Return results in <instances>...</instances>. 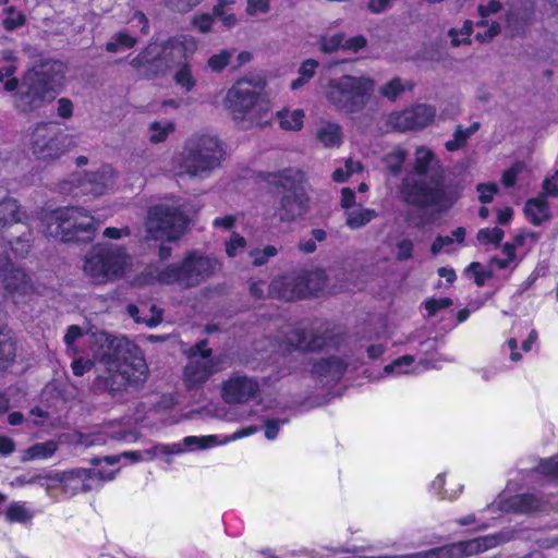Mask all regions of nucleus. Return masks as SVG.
Instances as JSON below:
<instances>
[{
	"mask_svg": "<svg viewBox=\"0 0 558 558\" xmlns=\"http://www.w3.org/2000/svg\"><path fill=\"white\" fill-rule=\"evenodd\" d=\"M95 357L104 366L96 377V389L112 397L138 389L147 379L148 366L141 350L124 337L105 331L92 335Z\"/></svg>",
	"mask_w": 558,
	"mask_h": 558,
	"instance_id": "1",
	"label": "nucleus"
},
{
	"mask_svg": "<svg viewBox=\"0 0 558 558\" xmlns=\"http://www.w3.org/2000/svg\"><path fill=\"white\" fill-rule=\"evenodd\" d=\"M226 158L223 143L209 133H195L186 138L181 153L172 159L178 177L206 178L221 167Z\"/></svg>",
	"mask_w": 558,
	"mask_h": 558,
	"instance_id": "2",
	"label": "nucleus"
},
{
	"mask_svg": "<svg viewBox=\"0 0 558 558\" xmlns=\"http://www.w3.org/2000/svg\"><path fill=\"white\" fill-rule=\"evenodd\" d=\"M263 88L262 81L239 80L228 90L226 107L242 129L263 123L269 110L268 100L262 95Z\"/></svg>",
	"mask_w": 558,
	"mask_h": 558,
	"instance_id": "3",
	"label": "nucleus"
},
{
	"mask_svg": "<svg viewBox=\"0 0 558 558\" xmlns=\"http://www.w3.org/2000/svg\"><path fill=\"white\" fill-rule=\"evenodd\" d=\"M45 233L63 242L90 241L99 222L77 206L58 208L44 218Z\"/></svg>",
	"mask_w": 558,
	"mask_h": 558,
	"instance_id": "4",
	"label": "nucleus"
},
{
	"mask_svg": "<svg viewBox=\"0 0 558 558\" xmlns=\"http://www.w3.org/2000/svg\"><path fill=\"white\" fill-rule=\"evenodd\" d=\"M374 87V81L368 76L343 74L329 78L323 90L328 104L337 111L356 113L366 107Z\"/></svg>",
	"mask_w": 558,
	"mask_h": 558,
	"instance_id": "5",
	"label": "nucleus"
},
{
	"mask_svg": "<svg viewBox=\"0 0 558 558\" xmlns=\"http://www.w3.org/2000/svg\"><path fill=\"white\" fill-rule=\"evenodd\" d=\"M403 201L418 208L435 207L448 210L459 199L457 185L445 184L440 179L433 178L429 183L405 177L400 185Z\"/></svg>",
	"mask_w": 558,
	"mask_h": 558,
	"instance_id": "6",
	"label": "nucleus"
},
{
	"mask_svg": "<svg viewBox=\"0 0 558 558\" xmlns=\"http://www.w3.org/2000/svg\"><path fill=\"white\" fill-rule=\"evenodd\" d=\"M131 260L123 246L97 244L86 256L83 270L94 283L101 284L121 278Z\"/></svg>",
	"mask_w": 558,
	"mask_h": 558,
	"instance_id": "7",
	"label": "nucleus"
},
{
	"mask_svg": "<svg viewBox=\"0 0 558 558\" xmlns=\"http://www.w3.org/2000/svg\"><path fill=\"white\" fill-rule=\"evenodd\" d=\"M49 70L47 65H41L23 75L13 96V106L17 111L33 112L54 98L52 83L56 80Z\"/></svg>",
	"mask_w": 558,
	"mask_h": 558,
	"instance_id": "8",
	"label": "nucleus"
},
{
	"mask_svg": "<svg viewBox=\"0 0 558 558\" xmlns=\"http://www.w3.org/2000/svg\"><path fill=\"white\" fill-rule=\"evenodd\" d=\"M220 269L217 259L190 253L180 265H169L158 274L163 283H178L183 287H194L211 277Z\"/></svg>",
	"mask_w": 558,
	"mask_h": 558,
	"instance_id": "9",
	"label": "nucleus"
},
{
	"mask_svg": "<svg viewBox=\"0 0 558 558\" xmlns=\"http://www.w3.org/2000/svg\"><path fill=\"white\" fill-rule=\"evenodd\" d=\"M27 148L29 153L41 161L59 159L69 147L71 137L61 128L51 122H40L28 130Z\"/></svg>",
	"mask_w": 558,
	"mask_h": 558,
	"instance_id": "10",
	"label": "nucleus"
},
{
	"mask_svg": "<svg viewBox=\"0 0 558 558\" xmlns=\"http://www.w3.org/2000/svg\"><path fill=\"white\" fill-rule=\"evenodd\" d=\"M187 223V217L175 207L151 206L145 221V239L177 241L186 231Z\"/></svg>",
	"mask_w": 558,
	"mask_h": 558,
	"instance_id": "11",
	"label": "nucleus"
},
{
	"mask_svg": "<svg viewBox=\"0 0 558 558\" xmlns=\"http://www.w3.org/2000/svg\"><path fill=\"white\" fill-rule=\"evenodd\" d=\"M207 345V340H202L189 351V361L183 372V379L189 388L203 385L216 372L217 363Z\"/></svg>",
	"mask_w": 558,
	"mask_h": 558,
	"instance_id": "12",
	"label": "nucleus"
},
{
	"mask_svg": "<svg viewBox=\"0 0 558 558\" xmlns=\"http://www.w3.org/2000/svg\"><path fill=\"white\" fill-rule=\"evenodd\" d=\"M308 276L322 278L323 272L295 271L281 276L270 282L268 286V293L272 298H278L284 301H293L294 299L304 298L319 287L318 284H311L305 281L310 280Z\"/></svg>",
	"mask_w": 558,
	"mask_h": 558,
	"instance_id": "13",
	"label": "nucleus"
},
{
	"mask_svg": "<svg viewBox=\"0 0 558 558\" xmlns=\"http://www.w3.org/2000/svg\"><path fill=\"white\" fill-rule=\"evenodd\" d=\"M276 340L283 352L319 351L326 345V339L322 335L293 325L281 327Z\"/></svg>",
	"mask_w": 558,
	"mask_h": 558,
	"instance_id": "14",
	"label": "nucleus"
},
{
	"mask_svg": "<svg viewBox=\"0 0 558 558\" xmlns=\"http://www.w3.org/2000/svg\"><path fill=\"white\" fill-rule=\"evenodd\" d=\"M33 281L25 269L8 257L0 258V291L15 299L33 291Z\"/></svg>",
	"mask_w": 558,
	"mask_h": 558,
	"instance_id": "15",
	"label": "nucleus"
},
{
	"mask_svg": "<svg viewBox=\"0 0 558 558\" xmlns=\"http://www.w3.org/2000/svg\"><path fill=\"white\" fill-rule=\"evenodd\" d=\"M116 471L105 473L100 470L93 471L87 469H75L65 472H48L47 481L60 482V488L70 495L90 489L87 481L99 477L102 481H111L116 476Z\"/></svg>",
	"mask_w": 558,
	"mask_h": 558,
	"instance_id": "16",
	"label": "nucleus"
},
{
	"mask_svg": "<svg viewBox=\"0 0 558 558\" xmlns=\"http://www.w3.org/2000/svg\"><path fill=\"white\" fill-rule=\"evenodd\" d=\"M436 116L432 105L418 104L403 111L392 112L388 123L396 130L410 131L426 128Z\"/></svg>",
	"mask_w": 558,
	"mask_h": 558,
	"instance_id": "17",
	"label": "nucleus"
},
{
	"mask_svg": "<svg viewBox=\"0 0 558 558\" xmlns=\"http://www.w3.org/2000/svg\"><path fill=\"white\" fill-rule=\"evenodd\" d=\"M198 41L191 35L181 34L163 41L158 51V60L165 68L180 59H187L197 50Z\"/></svg>",
	"mask_w": 558,
	"mask_h": 558,
	"instance_id": "18",
	"label": "nucleus"
},
{
	"mask_svg": "<svg viewBox=\"0 0 558 558\" xmlns=\"http://www.w3.org/2000/svg\"><path fill=\"white\" fill-rule=\"evenodd\" d=\"M258 384L246 376L230 377L222 387V398L228 403H242L254 398L258 392Z\"/></svg>",
	"mask_w": 558,
	"mask_h": 558,
	"instance_id": "19",
	"label": "nucleus"
},
{
	"mask_svg": "<svg viewBox=\"0 0 558 558\" xmlns=\"http://www.w3.org/2000/svg\"><path fill=\"white\" fill-rule=\"evenodd\" d=\"M114 185V173L111 168H102L97 172L86 173L80 181L83 194L101 196Z\"/></svg>",
	"mask_w": 558,
	"mask_h": 558,
	"instance_id": "20",
	"label": "nucleus"
},
{
	"mask_svg": "<svg viewBox=\"0 0 558 558\" xmlns=\"http://www.w3.org/2000/svg\"><path fill=\"white\" fill-rule=\"evenodd\" d=\"M306 208V198L302 189H294L286 193L281 201L280 206L277 208V215L281 221H292L301 216Z\"/></svg>",
	"mask_w": 558,
	"mask_h": 558,
	"instance_id": "21",
	"label": "nucleus"
},
{
	"mask_svg": "<svg viewBox=\"0 0 558 558\" xmlns=\"http://www.w3.org/2000/svg\"><path fill=\"white\" fill-rule=\"evenodd\" d=\"M413 170L418 175H426L432 170L444 172L435 153L426 146H420L415 149Z\"/></svg>",
	"mask_w": 558,
	"mask_h": 558,
	"instance_id": "22",
	"label": "nucleus"
},
{
	"mask_svg": "<svg viewBox=\"0 0 558 558\" xmlns=\"http://www.w3.org/2000/svg\"><path fill=\"white\" fill-rule=\"evenodd\" d=\"M315 136L327 148L339 147L343 142L342 128L330 121H322L316 129Z\"/></svg>",
	"mask_w": 558,
	"mask_h": 558,
	"instance_id": "23",
	"label": "nucleus"
},
{
	"mask_svg": "<svg viewBox=\"0 0 558 558\" xmlns=\"http://www.w3.org/2000/svg\"><path fill=\"white\" fill-rule=\"evenodd\" d=\"M508 510L517 513H531L545 509V501L534 494H521L511 497L507 502Z\"/></svg>",
	"mask_w": 558,
	"mask_h": 558,
	"instance_id": "24",
	"label": "nucleus"
},
{
	"mask_svg": "<svg viewBox=\"0 0 558 558\" xmlns=\"http://www.w3.org/2000/svg\"><path fill=\"white\" fill-rule=\"evenodd\" d=\"M131 65L148 77L156 75L157 72H153L151 68L162 65L158 60L157 47L153 45L147 46L134 59H132Z\"/></svg>",
	"mask_w": 558,
	"mask_h": 558,
	"instance_id": "25",
	"label": "nucleus"
},
{
	"mask_svg": "<svg viewBox=\"0 0 558 558\" xmlns=\"http://www.w3.org/2000/svg\"><path fill=\"white\" fill-rule=\"evenodd\" d=\"M524 213L533 225L539 226L549 219L548 202L543 196L530 198L525 203Z\"/></svg>",
	"mask_w": 558,
	"mask_h": 558,
	"instance_id": "26",
	"label": "nucleus"
},
{
	"mask_svg": "<svg viewBox=\"0 0 558 558\" xmlns=\"http://www.w3.org/2000/svg\"><path fill=\"white\" fill-rule=\"evenodd\" d=\"M344 215L347 226L353 230L363 228L378 216L376 210L364 208L361 205L345 210Z\"/></svg>",
	"mask_w": 558,
	"mask_h": 558,
	"instance_id": "27",
	"label": "nucleus"
},
{
	"mask_svg": "<svg viewBox=\"0 0 558 558\" xmlns=\"http://www.w3.org/2000/svg\"><path fill=\"white\" fill-rule=\"evenodd\" d=\"M58 449V444L53 440L37 442L22 452V462L33 460H46L52 457Z\"/></svg>",
	"mask_w": 558,
	"mask_h": 558,
	"instance_id": "28",
	"label": "nucleus"
},
{
	"mask_svg": "<svg viewBox=\"0 0 558 558\" xmlns=\"http://www.w3.org/2000/svg\"><path fill=\"white\" fill-rule=\"evenodd\" d=\"M481 129L480 122H473L469 128L461 124L456 126L452 138L445 143L448 151H456L465 146L468 140Z\"/></svg>",
	"mask_w": 558,
	"mask_h": 558,
	"instance_id": "29",
	"label": "nucleus"
},
{
	"mask_svg": "<svg viewBox=\"0 0 558 558\" xmlns=\"http://www.w3.org/2000/svg\"><path fill=\"white\" fill-rule=\"evenodd\" d=\"M21 220L20 206L12 197L0 201V230H3Z\"/></svg>",
	"mask_w": 558,
	"mask_h": 558,
	"instance_id": "30",
	"label": "nucleus"
},
{
	"mask_svg": "<svg viewBox=\"0 0 558 558\" xmlns=\"http://www.w3.org/2000/svg\"><path fill=\"white\" fill-rule=\"evenodd\" d=\"M16 342L10 332L0 331V369H5L15 360Z\"/></svg>",
	"mask_w": 558,
	"mask_h": 558,
	"instance_id": "31",
	"label": "nucleus"
},
{
	"mask_svg": "<svg viewBox=\"0 0 558 558\" xmlns=\"http://www.w3.org/2000/svg\"><path fill=\"white\" fill-rule=\"evenodd\" d=\"M174 130V123L171 121H155L148 126V140L153 144L162 143Z\"/></svg>",
	"mask_w": 558,
	"mask_h": 558,
	"instance_id": "32",
	"label": "nucleus"
},
{
	"mask_svg": "<svg viewBox=\"0 0 558 558\" xmlns=\"http://www.w3.org/2000/svg\"><path fill=\"white\" fill-rule=\"evenodd\" d=\"M279 124L288 131H299L303 126L304 112L300 109L290 111H279L277 113Z\"/></svg>",
	"mask_w": 558,
	"mask_h": 558,
	"instance_id": "33",
	"label": "nucleus"
},
{
	"mask_svg": "<svg viewBox=\"0 0 558 558\" xmlns=\"http://www.w3.org/2000/svg\"><path fill=\"white\" fill-rule=\"evenodd\" d=\"M302 179L303 174L299 170L284 169L278 173L276 183L289 193L294 189H302L300 186Z\"/></svg>",
	"mask_w": 558,
	"mask_h": 558,
	"instance_id": "34",
	"label": "nucleus"
},
{
	"mask_svg": "<svg viewBox=\"0 0 558 558\" xmlns=\"http://www.w3.org/2000/svg\"><path fill=\"white\" fill-rule=\"evenodd\" d=\"M450 546L453 558H463L482 553L477 538L452 543Z\"/></svg>",
	"mask_w": 558,
	"mask_h": 558,
	"instance_id": "35",
	"label": "nucleus"
},
{
	"mask_svg": "<svg viewBox=\"0 0 558 558\" xmlns=\"http://www.w3.org/2000/svg\"><path fill=\"white\" fill-rule=\"evenodd\" d=\"M411 87L409 83L395 77L379 88V94L388 100L395 101L407 88L411 89Z\"/></svg>",
	"mask_w": 558,
	"mask_h": 558,
	"instance_id": "36",
	"label": "nucleus"
},
{
	"mask_svg": "<svg viewBox=\"0 0 558 558\" xmlns=\"http://www.w3.org/2000/svg\"><path fill=\"white\" fill-rule=\"evenodd\" d=\"M405 157V150L398 147L384 157V163L391 174L397 175L402 169Z\"/></svg>",
	"mask_w": 558,
	"mask_h": 558,
	"instance_id": "37",
	"label": "nucleus"
},
{
	"mask_svg": "<svg viewBox=\"0 0 558 558\" xmlns=\"http://www.w3.org/2000/svg\"><path fill=\"white\" fill-rule=\"evenodd\" d=\"M173 80L177 85L184 88L186 92H190L196 85V80L192 74V70L190 64L181 63L173 75Z\"/></svg>",
	"mask_w": 558,
	"mask_h": 558,
	"instance_id": "38",
	"label": "nucleus"
},
{
	"mask_svg": "<svg viewBox=\"0 0 558 558\" xmlns=\"http://www.w3.org/2000/svg\"><path fill=\"white\" fill-rule=\"evenodd\" d=\"M136 38L132 37L128 33H117L112 40L106 44V50L111 53H116L123 48L131 49L136 45Z\"/></svg>",
	"mask_w": 558,
	"mask_h": 558,
	"instance_id": "39",
	"label": "nucleus"
},
{
	"mask_svg": "<svg viewBox=\"0 0 558 558\" xmlns=\"http://www.w3.org/2000/svg\"><path fill=\"white\" fill-rule=\"evenodd\" d=\"M5 518L9 522L25 523L32 520L33 513L25 505L12 502L5 511Z\"/></svg>",
	"mask_w": 558,
	"mask_h": 558,
	"instance_id": "40",
	"label": "nucleus"
},
{
	"mask_svg": "<svg viewBox=\"0 0 558 558\" xmlns=\"http://www.w3.org/2000/svg\"><path fill=\"white\" fill-rule=\"evenodd\" d=\"M4 13L5 17L2 24L8 32L15 31L16 28L22 27L26 23L25 15L15 7H9L4 9Z\"/></svg>",
	"mask_w": 558,
	"mask_h": 558,
	"instance_id": "41",
	"label": "nucleus"
},
{
	"mask_svg": "<svg viewBox=\"0 0 558 558\" xmlns=\"http://www.w3.org/2000/svg\"><path fill=\"white\" fill-rule=\"evenodd\" d=\"M505 232L498 227L478 230L476 239L481 244L498 245L504 239Z\"/></svg>",
	"mask_w": 558,
	"mask_h": 558,
	"instance_id": "42",
	"label": "nucleus"
},
{
	"mask_svg": "<svg viewBox=\"0 0 558 558\" xmlns=\"http://www.w3.org/2000/svg\"><path fill=\"white\" fill-rule=\"evenodd\" d=\"M511 538H512V534L509 532H500L497 534H490V535H486L483 537H477L482 551L494 548L501 543L509 542Z\"/></svg>",
	"mask_w": 558,
	"mask_h": 558,
	"instance_id": "43",
	"label": "nucleus"
},
{
	"mask_svg": "<svg viewBox=\"0 0 558 558\" xmlns=\"http://www.w3.org/2000/svg\"><path fill=\"white\" fill-rule=\"evenodd\" d=\"M278 248L274 245H267L264 248H256L250 252L254 266L265 265L271 257L278 254Z\"/></svg>",
	"mask_w": 558,
	"mask_h": 558,
	"instance_id": "44",
	"label": "nucleus"
},
{
	"mask_svg": "<svg viewBox=\"0 0 558 558\" xmlns=\"http://www.w3.org/2000/svg\"><path fill=\"white\" fill-rule=\"evenodd\" d=\"M121 458H126L131 462H137L140 460L145 459L141 452L125 451V452H123L121 454H117V456H105L102 458H94V459H92V464L98 465L101 461H105L106 463L113 465V464L118 463L121 460Z\"/></svg>",
	"mask_w": 558,
	"mask_h": 558,
	"instance_id": "45",
	"label": "nucleus"
},
{
	"mask_svg": "<svg viewBox=\"0 0 558 558\" xmlns=\"http://www.w3.org/2000/svg\"><path fill=\"white\" fill-rule=\"evenodd\" d=\"M15 72L16 66L14 64L0 68V82L3 83L5 92H14L19 86V81L15 77H12Z\"/></svg>",
	"mask_w": 558,
	"mask_h": 558,
	"instance_id": "46",
	"label": "nucleus"
},
{
	"mask_svg": "<svg viewBox=\"0 0 558 558\" xmlns=\"http://www.w3.org/2000/svg\"><path fill=\"white\" fill-rule=\"evenodd\" d=\"M344 34L338 33L331 36H324L320 39V50L327 53L343 49Z\"/></svg>",
	"mask_w": 558,
	"mask_h": 558,
	"instance_id": "47",
	"label": "nucleus"
},
{
	"mask_svg": "<svg viewBox=\"0 0 558 558\" xmlns=\"http://www.w3.org/2000/svg\"><path fill=\"white\" fill-rule=\"evenodd\" d=\"M396 259L398 262H405L413 257L414 243L410 239H400L396 243Z\"/></svg>",
	"mask_w": 558,
	"mask_h": 558,
	"instance_id": "48",
	"label": "nucleus"
},
{
	"mask_svg": "<svg viewBox=\"0 0 558 558\" xmlns=\"http://www.w3.org/2000/svg\"><path fill=\"white\" fill-rule=\"evenodd\" d=\"M231 56L232 51L230 50H222L213 54L208 59V66L215 72H220L230 63Z\"/></svg>",
	"mask_w": 558,
	"mask_h": 558,
	"instance_id": "49",
	"label": "nucleus"
},
{
	"mask_svg": "<svg viewBox=\"0 0 558 558\" xmlns=\"http://www.w3.org/2000/svg\"><path fill=\"white\" fill-rule=\"evenodd\" d=\"M128 313L130 314V316L132 318H134L135 322L137 323H145L148 327H155L157 326L161 320H162V316H161V312L160 311H157L155 312L150 318L148 319H145V318H141L138 316V313H140V310L136 305H129L128 306Z\"/></svg>",
	"mask_w": 558,
	"mask_h": 558,
	"instance_id": "50",
	"label": "nucleus"
},
{
	"mask_svg": "<svg viewBox=\"0 0 558 558\" xmlns=\"http://www.w3.org/2000/svg\"><path fill=\"white\" fill-rule=\"evenodd\" d=\"M246 246V240L239 233H232L229 241L226 243V253L229 257L238 255Z\"/></svg>",
	"mask_w": 558,
	"mask_h": 558,
	"instance_id": "51",
	"label": "nucleus"
},
{
	"mask_svg": "<svg viewBox=\"0 0 558 558\" xmlns=\"http://www.w3.org/2000/svg\"><path fill=\"white\" fill-rule=\"evenodd\" d=\"M113 427L112 424H108L104 427V430L100 434L94 435V438L88 441L89 445H101L105 444L106 440L104 436H109L112 439H123L125 437L124 432H113L111 430Z\"/></svg>",
	"mask_w": 558,
	"mask_h": 558,
	"instance_id": "52",
	"label": "nucleus"
},
{
	"mask_svg": "<svg viewBox=\"0 0 558 558\" xmlns=\"http://www.w3.org/2000/svg\"><path fill=\"white\" fill-rule=\"evenodd\" d=\"M226 3L227 2L225 0H219V2L214 7L213 12L214 15L219 17L227 27H232L236 23V17L233 13L225 12Z\"/></svg>",
	"mask_w": 558,
	"mask_h": 558,
	"instance_id": "53",
	"label": "nucleus"
},
{
	"mask_svg": "<svg viewBox=\"0 0 558 558\" xmlns=\"http://www.w3.org/2000/svg\"><path fill=\"white\" fill-rule=\"evenodd\" d=\"M192 25L198 29L202 34H207L211 31L214 19L207 13L195 15L192 21Z\"/></svg>",
	"mask_w": 558,
	"mask_h": 558,
	"instance_id": "54",
	"label": "nucleus"
},
{
	"mask_svg": "<svg viewBox=\"0 0 558 558\" xmlns=\"http://www.w3.org/2000/svg\"><path fill=\"white\" fill-rule=\"evenodd\" d=\"M537 471L544 475L558 480V456L542 461L537 466Z\"/></svg>",
	"mask_w": 558,
	"mask_h": 558,
	"instance_id": "55",
	"label": "nucleus"
},
{
	"mask_svg": "<svg viewBox=\"0 0 558 558\" xmlns=\"http://www.w3.org/2000/svg\"><path fill=\"white\" fill-rule=\"evenodd\" d=\"M452 305L449 298L430 299L425 302V308L429 316H434L440 308H446Z\"/></svg>",
	"mask_w": 558,
	"mask_h": 558,
	"instance_id": "56",
	"label": "nucleus"
},
{
	"mask_svg": "<svg viewBox=\"0 0 558 558\" xmlns=\"http://www.w3.org/2000/svg\"><path fill=\"white\" fill-rule=\"evenodd\" d=\"M318 65H319L318 61H316L314 59H307L302 62L301 66L299 68L298 73H299V75L302 76V80L310 81L311 78L314 77Z\"/></svg>",
	"mask_w": 558,
	"mask_h": 558,
	"instance_id": "57",
	"label": "nucleus"
},
{
	"mask_svg": "<svg viewBox=\"0 0 558 558\" xmlns=\"http://www.w3.org/2000/svg\"><path fill=\"white\" fill-rule=\"evenodd\" d=\"M270 9L269 0H247L246 12L248 15L267 13Z\"/></svg>",
	"mask_w": 558,
	"mask_h": 558,
	"instance_id": "58",
	"label": "nucleus"
},
{
	"mask_svg": "<svg viewBox=\"0 0 558 558\" xmlns=\"http://www.w3.org/2000/svg\"><path fill=\"white\" fill-rule=\"evenodd\" d=\"M476 190L480 194L478 198L481 203L486 204L493 201V197L497 192V186L493 183H481L476 186Z\"/></svg>",
	"mask_w": 558,
	"mask_h": 558,
	"instance_id": "59",
	"label": "nucleus"
},
{
	"mask_svg": "<svg viewBox=\"0 0 558 558\" xmlns=\"http://www.w3.org/2000/svg\"><path fill=\"white\" fill-rule=\"evenodd\" d=\"M95 363L92 360L76 359L72 362L71 367L75 376H83L93 369Z\"/></svg>",
	"mask_w": 558,
	"mask_h": 558,
	"instance_id": "60",
	"label": "nucleus"
},
{
	"mask_svg": "<svg viewBox=\"0 0 558 558\" xmlns=\"http://www.w3.org/2000/svg\"><path fill=\"white\" fill-rule=\"evenodd\" d=\"M31 242V234H23L19 236L14 243H12V250L19 255H24L28 253L32 246Z\"/></svg>",
	"mask_w": 558,
	"mask_h": 558,
	"instance_id": "61",
	"label": "nucleus"
},
{
	"mask_svg": "<svg viewBox=\"0 0 558 558\" xmlns=\"http://www.w3.org/2000/svg\"><path fill=\"white\" fill-rule=\"evenodd\" d=\"M366 44H367V40L362 35H357V36L351 37L349 39L344 38L343 50L357 52L359 50L364 48L366 46Z\"/></svg>",
	"mask_w": 558,
	"mask_h": 558,
	"instance_id": "62",
	"label": "nucleus"
},
{
	"mask_svg": "<svg viewBox=\"0 0 558 558\" xmlns=\"http://www.w3.org/2000/svg\"><path fill=\"white\" fill-rule=\"evenodd\" d=\"M453 244V239L448 235H438L430 245L433 255H438L445 247Z\"/></svg>",
	"mask_w": 558,
	"mask_h": 558,
	"instance_id": "63",
	"label": "nucleus"
},
{
	"mask_svg": "<svg viewBox=\"0 0 558 558\" xmlns=\"http://www.w3.org/2000/svg\"><path fill=\"white\" fill-rule=\"evenodd\" d=\"M501 10V3L497 0H490L487 4H480L477 12L481 17L486 19L487 16L495 14Z\"/></svg>",
	"mask_w": 558,
	"mask_h": 558,
	"instance_id": "64",
	"label": "nucleus"
}]
</instances>
